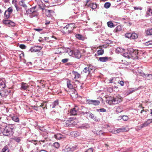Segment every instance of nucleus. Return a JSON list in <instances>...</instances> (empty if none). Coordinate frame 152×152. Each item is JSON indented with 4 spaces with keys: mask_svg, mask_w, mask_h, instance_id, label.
Here are the masks:
<instances>
[{
    "mask_svg": "<svg viewBox=\"0 0 152 152\" xmlns=\"http://www.w3.org/2000/svg\"><path fill=\"white\" fill-rule=\"evenodd\" d=\"M79 108L77 106H75L74 108L71 109L70 111V113L71 115H75L77 114Z\"/></svg>",
    "mask_w": 152,
    "mask_h": 152,
    "instance_id": "nucleus-9",
    "label": "nucleus"
},
{
    "mask_svg": "<svg viewBox=\"0 0 152 152\" xmlns=\"http://www.w3.org/2000/svg\"><path fill=\"white\" fill-rule=\"evenodd\" d=\"M58 104V101L56 100L53 102L52 104L50 105V107L53 108H55L56 106Z\"/></svg>",
    "mask_w": 152,
    "mask_h": 152,
    "instance_id": "nucleus-23",
    "label": "nucleus"
},
{
    "mask_svg": "<svg viewBox=\"0 0 152 152\" xmlns=\"http://www.w3.org/2000/svg\"><path fill=\"white\" fill-rule=\"evenodd\" d=\"M73 54V52L72 51H71L70 50L69 51H68V54L69 56H71Z\"/></svg>",
    "mask_w": 152,
    "mask_h": 152,
    "instance_id": "nucleus-63",
    "label": "nucleus"
},
{
    "mask_svg": "<svg viewBox=\"0 0 152 152\" xmlns=\"http://www.w3.org/2000/svg\"><path fill=\"white\" fill-rule=\"evenodd\" d=\"M12 129L10 127H4L2 131V134L4 135L8 136L11 134H12Z\"/></svg>",
    "mask_w": 152,
    "mask_h": 152,
    "instance_id": "nucleus-4",
    "label": "nucleus"
},
{
    "mask_svg": "<svg viewBox=\"0 0 152 152\" xmlns=\"http://www.w3.org/2000/svg\"><path fill=\"white\" fill-rule=\"evenodd\" d=\"M122 111V109L120 107H118L116 108V111L118 113H121Z\"/></svg>",
    "mask_w": 152,
    "mask_h": 152,
    "instance_id": "nucleus-54",
    "label": "nucleus"
},
{
    "mask_svg": "<svg viewBox=\"0 0 152 152\" xmlns=\"http://www.w3.org/2000/svg\"><path fill=\"white\" fill-rule=\"evenodd\" d=\"M74 54L75 57L79 59L81 57V53L78 50L74 52Z\"/></svg>",
    "mask_w": 152,
    "mask_h": 152,
    "instance_id": "nucleus-17",
    "label": "nucleus"
},
{
    "mask_svg": "<svg viewBox=\"0 0 152 152\" xmlns=\"http://www.w3.org/2000/svg\"><path fill=\"white\" fill-rule=\"evenodd\" d=\"M138 37V35L134 33H132V36L131 39H137Z\"/></svg>",
    "mask_w": 152,
    "mask_h": 152,
    "instance_id": "nucleus-30",
    "label": "nucleus"
},
{
    "mask_svg": "<svg viewBox=\"0 0 152 152\" xmlns=\"http://www.w3.org/2000/svg\"><path fill=\"white\" fill-rule=\"evenodd\" d=\"M75 79H77L80 77V75L77 72L75 71Z\"/></svg>",
    "mask_w": 152,
    "mask_h": 152,
    "instance_id": "nucleus-33",
    "label": "nucleus"
},
{
    "mask_svg": "<svg viewBox=\"0 0 152 152\" xmlns=\"http://www.w3.org/2000/svg\"><path fill=\"white\" fill-rule=\"evenodd\" d=\"M121 86H123L124 85V81H121L118 82Z\"/></svg>",
    "mask_w": 152,
    "mask_h": 152,
    "instance_id": "nucleus-64",
    "label": "nucleus"
},
{
    "mask_svg": "<svg viewBox=\"0 0 152 152\" xmlns=\"http://www.w3.org/2000/svg\"><path fill=\"white\" fill-rule=\"evenodd\" d=\"M72 133L74 135V136L75 137L79 135L80 134V133L76 131L73 132Z\"/></svg>",
    "mask_w": 152,
    "mask_h": 152,
    "instance_id": "nucleus-56",
    "label": "nucleus"
},
{
    "mask_svg": "<svg viewBox=\"0 0 152 152\" xmlns=\"http://www.w3.org/2000/svg\"><path fill=\"white\" fill-rule=\"evenodd\" d=\"M14 140L18 142H19L20 141V139L19 137H15L14 138Z\"/></svg>",
    "mask_w": 152,
    "mask_h": 152,
    "instance_id": "nucleus-52",
    "label": "nucleus"
},
{
    "mask_svg": "<svg viewBox=\"0 0 152 152\" xmlns=\"http://www.w3.org/2000/svg\"><path fill=\"white\" fill-rule=\"evenodd\" d=\"M89 118L92 119L96 121H98V119L97 118V117L92 113H91Z\"/></svg>",
    "mask_w": 152,
    "mask_h": 152,
    "instance_id": "nucleus-28",
    "label": "nucleus"
},
{
    "mask_svg": "<svg viewBox=\"0 0 152 152\" xmlns=\"http://www.w3.org/2000/svg\"><path fill=\"white\" fill-rule=\"evenodd\" d=\"M10 21V20H3V23H4L5 24L8 25H9Z\"/></svg>",
    "mask_w": 152,
    "mask_h": 152,
    "instance_id": "nucleus-43",
    "label": "nucleus"
},
{
    "mask_svg": "<svg viewBox=\"0 0 152 152\" xmlns=\"http://www.w3.org/2000/svg\"><path fill=\"white\" fill-rule=\"evenodd\" d=\"M75 24L73 23H70L68 25H66L64 28H66V29L69 28V27H72V26H75Z\"/></svg>",
    "mask_w": 152,
    "mask_h": 152,
    "instance_id": "nucleus-40",
    "label": "nucleus"
},
{
    "mask_svg": "<svg viewBox=\"0 0 152 152\" xmlns=\"http://www.w3.org/2000/svg\"><path fill=\"white\" fill-rule=\"evenodd\" d=\"M67 87L71 89L73 88V85L71 83V81L70 80H68L67 81Z\"/></svg>",
    "mask_w": 152,
    "mask_h": 152,
    "instance_id": "nucleus-22",
    "label": "nucleus"
},
{
    "mask_svg": "<svg viewBox=\"0 0 152 152\" xmlns=\"http://www.w3.org/2000/svg\"><path fill=\"white\" fill-rule=\"evenodd\" d=\"M54 137L57 139L60 140L63 138V136L60 134H57L54 135Z\"/></svg>",
    "mask_w": 152,
    "mask_h": 152,
    "instance_id": "nucleus-24",
    "label": "nucleus"
},
{
    "mask_svg": "<svg viewBox=\"0 0 152 152\" xmlns=\"http://www.w3.org/2000/svg\"><path fill=\"white\" fill-rule=\"evenodd\" d=\"M94 149L92 148H91L87 149L86 151L84 152H93Z\"/></svg>",
    "mask_w": 152,
    "mask_h": 152,
    "instance_id": "nucleus-53",
    "label": "nucleus"
},
{
    "mask_svg": "<svg viewBox=\"0 0 152 152\" xmlns=\"http://www.w3.org/2000/svg\"><path fill=\"white\" fill-rule=\"evenodd\" d=\"M76 37L78 39L80 40H83V37L80 34H77L75 35Z\"/></svg>",
    "mask_w": 152,
    "mask_h": 152,
    "instance_id": "nucleus-39",
    "label": "nucleus"
},
{
    "mask_svg": "<svg viewBox=\"0 0 152 152\" xmlns=\"http://www.w3.org/2000/svg\"><path fill=\"white\" fill-rule=\"evenodd\" d=\"M4 126L0 124V134L2 133V131L3 130Z\"/></svg>",
    "mask_w": 152,
    "mask_h": 152,
    "instance_id": "nucleus-55",
    "label": "nucleus"
},
{
    "mask_svg": "<svg viewBox=\"0 0 152 152\" xmlns=\"http://www.w3.org/2000/svg\"><path fill=\"white\" fill-rule=\"evenodd\" d=\"M96 70V68L93 66L89 65L88 67L84 68L83 72L87 75L91 74Z\"/></svg>",
    "mask_w": 152,
    "mask_h": 152,
    "instance_id": "nucleus-3",
    "label": "nucleus"
},
{
    "mask_svg": "<svg viewBox=\"0 0 152 152\" xmlns=\"http://www.w3.org/2000/svg\"><path fill=\"white\" fill-rule=\"evenodd\" d=\"M130 53L129 51V48L127 49V52L124 53L123 56L126 58H130Z\"/></svg>",
    "mask_w": 152,
    "mask_h": 152,
    "instance_id": "nucleus-20",
    "label": "nucleus"
},
{
    "mask_svg": "<svg viewBox=\"0 0 152 152\" xmlns=\"http://www.w3.org/2000/svg\"><path fill=\"white\" fill-rule=\"evenodd\" d=\"M99 60L101 62H106L108 61V58L107 56L100 57L99 58Z\"/></svg>",
    "mask_w": 152,
    "mask_h": 152,
    "instance_id": "nucleus-14",
    "label": "nucleus"
},
{
    "mask_svg": "<svg viewBox=\"0 0 152 152\" xmlns=\"http://www.w3.org/2000/svg\"><path fill=\"white\" fill-rule=\"evenodd\" d=\"M75 71H72L71 73V77L72 79H74L75 77Z\"/></svg>",
    "mask_w": 152,
    "mask_h": 152,
    "instance_id": "nucleus-60",
    "label": "nucleus"
},
{
    "mask_svg": "<svg viewBox=\"0 0 152 152\" xmlns=\"http://www.w3.org/2000/svg\"><path fill=\"white\" fill-rule=\"evenodd\" d=\"M45 11L46 15L47 16L49 17L52 16L53 14L54 13L53 11L51 10H46Z\"/></svg>",
    "mask_w": 152,
    "mask_h": 152,
    "instance_id": "nucleus-13",
    "label": "nucleus"
},
{
    "mask_svg": "<svg viewBox=\"0 0 152 152\" xmlns=\"http://www.w3.org/2000/svg\"><path fill=\"white\" fill-rule=\"evenodd\" d=\"M132 36V33H128L125 34V36L126 37L128 38L131 39Z\"/></svg>",
    "mask_w": 152,
    "mask_h": 152,
    "instance_id": "nucleus-42",
    "label": "nucleus"
},
{
    "mask_svg": "<svg viewBox=\"0 0 152 152\" xmlns=\"http://www.w3.org/2000/svg\"><path fill=\"white\" fill-rule=\"evenodd\" d=\"M15 25V23L11 21H10V24L9 26H14Z\"/></svg>",
    "mask_w": 152,
    "mask_h": 152,
    "instance_id": "nucleus-58",
    "label": "nucleus"
},
{
    "mask_svg": "<svg viewBox=\"0 0 152 152\" xmlns=\"http://www.w3.org/2000/svg\"><path fill=\"white\" fill-rule=\"evenodd\" d=\"M122 98L120 96L118 95L117 96L111 98V99L109 101V103L110 104H118L122 102Z\"/></svg>",
    "mask_w": 152,
    "mask_h": 152,
    "instance_id": "nucleus-1",
    "label": "nucleus"
},
{
    "mask_svg": "<svg viewBox=\"0 0 152 152\" xmlns=\"http://www.w3.org/2000/svg\"><path fill=\"white\" fill-rule=\"evenodd\" d=\"M89 125L87 124H82L80 126V128L82 129H86L89 127Z\"/></svg>",
    "mask_w": 152,
    "mask_h": 152,
    "instance_id": "nucleus-27",
    "label": "nucleus"
},
{
    "mask_svg": "<svg viewBox=\"0 0 152 152\" xmlns=\"http://www.w3.org/2000/svg\"><path fill=\"white\" fill-rule=\"evenodd\" d=\"M6 86L5 83L3 81H0V88L1 89L5 88Z\"/></svg>",
    "mask_w": 152,
    "mask_h": 152,
    "instance_id": "nucleus-35",
    "label": "nucleus"
},
{
    "mask_svg": "<svg viewBox=\"0 0 152 152\" xmlns=\"http://www.w3.org/2000/svg\"><path fill=\"white\" fill-rule=\"evenodd\" d=\"M146 13L149 16L152 15V10L150 8H148L147 10Z\"/></svg>",
    "mask_w": 152,
    "mask_h": 152,
    "instance_id": "nucleus-37",
    "label": "nucleus"
},
{
    "mask_svg": "<svg viewBox=\"0 0 152 152\" xmlns=\"http://www.w3.org/2000/svg\"><path fill=\"white\" fill-rule=\"evenodd\" d=\"M124 49L120 47L117 48L116 49V53L118 54L123 53L124 52Z\"/></svg>",
    "mask_w": 152,
    "mask_h": 152,
    "instance_id": "nucleus-19",
    "label": "nucleus"
},
{
    "mask_svg": "<svg viewBox=\"0 0 152 152\" xmlns=\"http://www.w3.org/2000/svg\"><path fill=\"white\" fill-rule=\"evenodd\" d=\"M129 51L130 53V58L133 59H138L139 53L138 50L131 48H129Z\"/></svg>",
    "mask_w": 152,
    "mask_h": 152,
    "instance_id": "nucleus-2",
    "label": "nucleus"
},
{
    "mask_svg": "<svg viewBox=\"0 0 152 152\" xmlns=\"http://www.w3.org/2000/svg\"><path fill=\"white\" fill-rule=\"evenodd\" d=\"M122 118L124 121H127L129 118L128 116L126 115H123L122 117Z\"/></svg>",
    "mask_w": 152,
    "mask_h": 152,
    "instance_id": "nucleus-48",
    "label": "nucleus"
},
{
    "mask_svg": "<svg viewBox=\"0 0 152 152\" xmlns=\"http://www.w3.org/2000/svg\"><path fill=\"white\" fill-rule=\"evenodd\" d=\"M42 48L39 46H36L31 48L30 50V51L31 52H37L41 50Z\"/></svg>",
    "mask_w": 152,
    "mask_h": 152,
    "instance_id": "nucleus-11",
    "label": "nucleus"
},
{
    "mask_svg": "<svg viewBox=\"0 0 152 152\" xmlns=\"http://www.w3.org/2000/svg\"><path fill=\"white\" fill-rule=\"evenodd\" d=\"M12 119L15 122H19V119L18 117L16 116H14L12 118Z\"/></svg>",
    "mask_w": 152,
    "mask_h": 152,
    "instance_id": "nucleus-34",
    "label": "nucleus"
},
{
    "mask_svg": "<svg viewBox=\"0 0 152 152\" xmlns=\"http://www.w3.org/2000/svg\"><path fill=\"white\" fill-rule=\"evenodd\" d=\"M111 4L110 3L108 2H106L105 3L104 5V7L107 9L108 8L110 7Z\"/></svg>",
    "mask_w": 152,
    "mask_h": 152,
    "instance_id": "nucleus-38",
    "label": "nucleus"
},
{
    "mask_svg": "<svg viewBox=\"0 0 152 152\" xmlns=\"http://www.w3.org/2000/svg\"><path fill=\"white\" fill-rule=\"evenodd\" d=\"M63 150L65 152H68L70 151H73V149L68 146H66Z\"/></svg>",
    "mask_w": 152,
    "mask_h": 152,
    "instance_id": "nucleus-18",
    "label": "nucleus"
},
{
    "mask_svg": "<svg viewBox=\"0 0 152 152\" xmlns=\"http://www.w3.org/2000/svg\"><path fill=\"white\" fill-rule=\"evenodd\" d=\"M1 152H9V149L7 146H5L2 149Z\"/></svg>",
    "mask_w": 152,
    "mask_h": 152,
    "instance_id": "nucleus-29",
    "label": "nucleus"
},
{
    "mask_svg": "<svg viewBox=\"0 0 152 152\" xmlns=\"http://www.w3.org/2000/svg\"><path fill=\"white\" fill-rule=\"evenodd\" d=\"M10 14L8 12L5 11L4 13V18L5 19H8L10 16Z\"/></svg>",
    "mask_w": 152,
    "mask_h": 152,
    "instance_id": "nucleus-32",
    "label": "nucleus"
},
{
    "mask_svg": "<svg viewBox=\"0 0 152 152\" xmlns=\"http://www.w3.org/2000/svg\"><path fill=\"white\" fill-rule=\"evenodd\" d=\"M142 76L145 78H146L148 80H150L152 79V75L151 74H143Z\"/></svg>",
    "mask_w": 152,
    "mask_h": 152,
    "instance_id": "nucleus-16",
    "label": "nucleus"
},
{
    "mask_svg": "<svg viewBox=\"0 0 152 152\" xmlns=\"http://www.w3.org/2000/svg\"><path fill=\"white\" fill-rule=\"evenodd\" d=\"M145 32L148 35H152V28H149L146 30Z\"/></svg>",
    "mask_w": 152,
    "mask_h": 152,
    "instance_id": "nucleus-25",
    "label": "nucleus"
},
{
    "mask_svg": "<svg viewBox=\"0 0 152 152\" xmlns=\"http://www.w3.org/2000/svg\"><path fill=\"white\" fill-rule=\"evenodd\" d=\"M122 29V27L120 25L117 26L114 30L115 32H117L121 31Z\"/></svg>",
    "mask_w": 152,
    "mask_h": 152,
    "instance_id": "nucleus-26",
    "label": "nucleus"
},
{
    "mask_svg": "<svg viewBox=\"0 0 152 152\" xmlns=\"http://www.w3.org/2000/svg\"><path fill=\"white\" fill-rule=\"evenodd\" d=\"M35 7H32L29 9H28L26 11V13L27 14H32L34 16L37 15H38V12L35 10Z\"/></svg>",
    "mask_w": 152,
    "mask_h": 152,
    "instance_id": "nucleus-6",
    "label": "nucleus"
},
{
    "mask_svg": "<svg viewBox=\"0 0 152 152\" xmlns=\"http://www.w3.org/2000/svg\"><path fill=\"white\" fill-rule=\"evenodd\" d=\"M91 113L90 112V111H88V113H87V114H86L85 115V116L87 118H90L91 115Z\"/></svg>",
    "mask_w": 152,
    "mask_h": 152,
    "instance_id": "nucleus-46",
    "label": "nucleus"
},
{
    "mask_svg": "<svg viewBox=\"0 0 152 152\" xmlns=\"http://www.w3.org/2000/svg\"><path fill=\"white\" fill-rule=\"evenodd\" d=\"M126 129L124 128H119L117 130H115L114 131V133L115 134H117L120 132H124L125 131Z\"/></svg>",
    "mask_w": 152,
    "mask_h": 152,
    "instance_id": "nucleus-15",
    "label": "nucleus"
},
{
    "mask_svg": "<svg viewBox=\"0 0 152 152\" xmlns=\"http://www.w3.org/2000/svg\"><path fill=\"white\" fill-rule=\"evenodd\" d=\"M89 111L88 109L87 108L83 106H81V114L85 115L86 114H87L88 112Z\"/></svg>",
    "mask_w": 152,
    "mask_h": 152,
    "instance_id": "nucleus-10",
    "label": "nucleus"
},
{
    "mask_svg": "<svg viewBox=\"0 0 152 152\" xmlns=\"http://www.w3.org/2000/svg\"><path fill=\"white\" fill-rule=\"evenodd\" d=\"M8 91L6 90L0 91V95L2 97L6 96L7 95Z\"/></svg>",
    "mask_w": 152,
    "mask_h": 152,
    "instance_id": "nucleus-12",
    "label": "nucleus"
},
{
    "mask_svg": "<svg viewBox=\"0 0 152 152\" xmlns=\"http://www.w3.org/2000/svg\"><path fill=\"white\" fill-rule=\"evenodd\" d=\"M134 8L135 10H141L142 9V8L139 7H134Z\"/></svg>",
    "mask_w": 152,
    "mask_h": 152,
    "instance_id": "nucleus-62",
    "label": "nucleus"
},
{
    "mask_svg": "<svg viewBox=\"0 0 152 152\" xmlns=\"http://www.w3.org/2000/svg\"><path fill=\"white\" fill-rule=\"evenodd\" d=\"M20 48L22 49H25L26 48V46L24 45L21 44L20 45Z\"/></svg>",
    "mask_w": 152,
    "mask_h": 152,
    "instance_id": "nucleus-61",
    "label": "nucleus"
},
{
    "mask_svg": "<svg viewBox=\"0 0 152 152\" xmlns=\"http://www.w3.org/2000/svg\"><path fill=\"white\" fill-rule=\"evenodd\" d=\"M96 111H100L101 112H105L106 111V110L104 108H102L97 109Z\"/></svg>",
    "mask_w": 152,
    "mask_h": 152,
    "instance_id": "nucleus-47",
    "label": "nucleus"
},
{
    "mask_svg": "<svg viewBox=\"0 0 152 152\" xmlns=\"http://www.w3.org/2000/svg\"><path fill=\"white\" fill-rule=\"evenodd\" d=\"M47 103L46 102H44L42 103L41 104L40 106H39V107H42L43 109V110H45V109H46L47 107Z\"/></svg>",
    "mask_w": 152,
    "mask_h": 152,
    "instance_id": "nucleus-21",
    "label": "nucleus"
},
{
    "mask_svg": "<svg viewBox=\"0 0 152 152\" xmlns=\"http://www.w3.org/2000/svg\"><path fill=\"white\" fill-rule=\"evenodd\" d=\"M104 52L103 50L101 49L97 51V53L99 55H102L103 54Z\"/></svg>",
    "mask_w": 152,
    "mask_h": 152,
    "instance_id": "nucleus-44",
    "label": "nucleus"
},
{
    "mask_svg": "<svg viewBox=\"0 0 152 152\" xmlns=\"http://www.w3.org/2000/svg\"><path fill=\"white\" fill-rule=\"evenodd\" d=\"M107 24L108 26L110 28H112L114 26L113 24L111 22H108L107 23Z\"/></svg>",
    "mask_w": 152,
    "mask_h": 152,
    "instance_id": "nucleus-41",
    "label": "nucleus"
},
{
    "mask_svg": "<svg viewBox=\"0 0 152 152\" xmlns=\"http://www.w3.org/2000/svg\"><path fill=\"white\" fill-rule=\"evenodd\" d=\"M19 4L20 6H22L23 7H27L26 5L25 4L24 1H20Z\"/></svg>",
    "mask_w": 152,
    "mask_h": 152,
    "instance_id": "nucleus-36",
    "label": "nucleus"
},
{
    "mask_svg": "<svg viewBox=\"0 0 152 152\" xmlns=\"http://www.w3.org/2000/svg\"><path fill=\"white\" fill-rule=\"evenodd\" d=\"M152 123V119H149L147 121H145L143 124L137 127V128L139 130L144 128L148 126L150 123Z\"/></svg>",
    "mask_w": 152,
    "mask_h": 152,
    "instance_id": "nucleus-5",
    "label": "nucleus"
},
{
    "mask_svg": "<svg viewBox=\"0 0 152 152\" xmlns=\"http://www.w3.org/2000/svg\"><path fill=\"white\" fill-rule=\"evenodd\" d=\"M104 133L102 132V130L100 131H97L96 132V133L97 135H101V134H103Z\"/></svg>",
    "mask_w": 152,
    "mask_h": 152,
    "instance_id": "nucleus-49",
    "label": "nucleus"
},
{
    "mask_svg": "<svg viewBox=\"0 0 152 152\" xmlns=\"http://www.w3.org/2000/svg\"><path fill=\"white\" fill-rule=\"evenodd\" d=\"M136 89H131L130 90H129V92L128 93V95L133 93V92L135 91Z\"/></svg>",
    "mask_w": 152,
    "mask_h": 152,
    "instance_id": "nucleus-59",
    "label": "nucleus"
},
{
    "mask_svg": "<svg viewBox=\"0 0 152 152\" xmlns=\"http://www.w3.org/2000/svg\"><path fill=\"white\" fill-rule=\"evenodd\" d=\"M53 146L56 148H58L60 146V144L58 142H55L53 144Z\"/></svg>",
    "mask_w": 152,
    "mask_h": 152,
    "instance_id": "nucleus-45",
    "label": "nucleus"
},
{
    "mask_svg": "<svg viewBox=\"0 0 152 152\" xmlns=\"http://www.w3.org/2000/svg\"><path fill=\"white\" fill-rule=\"evenodd\" d=\"M69 60V59L68 58H64L62 60L61 62L63 63H66Z\"/></svg>",
    "mask_w": 152,
    "mask_h": 152,
    "instance_id": "nucleus-57",
    "label": "nucleus"
},
{
    "mask_svg": "<svg viewBox=\"0 0 152 152\" xmlns=\"http://www.w3.org/2000/svg\"><path fill=\"white\" fill-rule=\"evenodd\" d=\"M6 11L8 12L10 14L12 13V9L11 7H9L8 8L7 10Z\"/></svg>",
    "mask_w": 152,
    "mask_h": 152,
    "instance_id": "nucleus-51",
    "label": "nucleus"
},
{
    "mask_svg": "<svg viewBox=\"0 0 152 152\" xmlns=\"http://www.w3.org/2000/svg\"><path fill=\"white\" fill-rule=\"evenodd\" d=\"M20 89L22 90H27L29 87V86L26 83L22 82L21 83Z\"/></svg>",
    "mask_w": 152,
    "mask_h": 152,
    "instance_id": "nucleus-8",
    "label": "nucleus"
},
{
    "mask_svg": "<svg viewBox=\"0 0 152 152\" xmlns=\"http://www.w3.org/2000/svg\"><path fill=\"white\" fill-rule=\"evenodd\" d=\"M89 6L92 9L94 10L97 7V6L96 4L92 3L89 4Z\"/></svg>",
    "mask_w": 152,
    "mask_h": 152,
    "instance_id": "nucleus-31",
    "label": "nucleus"
},
{
    "mask_svg": "<svg viewBox=\"0 0 152 152\" xmlns=\"http://www.w3.org/2000/svg\"><path fill=\"white\" fill-rule=\"evenodd\" d=\"M151 44H152V40L148 41L145 43V45L146 46H148Z\"/></svg>",
    "mask_w": 152,
    "mask_h": 152,
    "instance_id": "nucleus-50",
    "label": "nucleus"
},
{
    "mask_svg": "<svg viewBox=\"0 0 152 152\" xmlns=\"http://www.w3.org/2000/svg\"><path fill=\"white\" fill-rule=\"evenodd\" d=\"M87 102L88 104H94L95 106L99 105L100 103L99 101L95 100H88Z\"/></svg>",
    "mask_w": 152,
    "mask_h": 152,
    "instance_id": "nucleus-7",
    "label": "nucleus"
}]
</instances>
